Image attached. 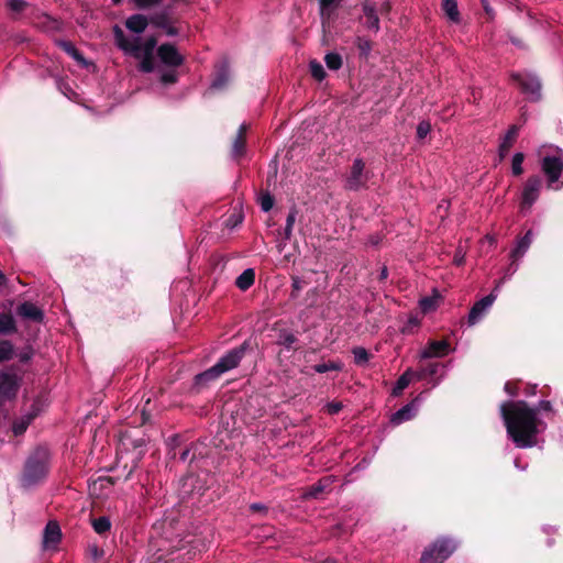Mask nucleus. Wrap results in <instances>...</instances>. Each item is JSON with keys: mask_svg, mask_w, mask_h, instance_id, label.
<instances>
[{"mask_svg": "<svg viewBox=\"0 0 563 563\" xmlns=\"http://www.w3.org/2000/svg\"><path fill=\"white\" fill-rule=\"evenodd\" d=\"M507 434L517 448H532L538 443L541 420L538 410L525 400H510L500 405Z\"/></svg>", "mask_w": 563, "mask_h": 563, "instance_id": "obj_1", "label": "nucleus"}, {"mask_svg": "<svg viewBox=\"0 0 563 563\" xmlns=\"http://www.w3.org/2000/svg\"><path fill=\"white\" fill-rule=\"evenodd\" d=\"M49 468V452L44 446H37L34 451L27 456L22 476H21V485L24 488H29L42 483L47 474Z\"/></svg>", "mask_w": 563, "mask_h": 563, "instance_id": "obj_2", "label": "nucleus"}, {"mask_svg": "<svg viewBox=\"0 0 563 563\" xmlns=\"http://www.w3.org/2000/svg\"><path fill=\"white\" fill-rule=\"evenodd\" d=\"M113 36H114L115 45L121 51H123L125 54H130L131 56H133L134 58L140 60L137 68L141 73L150 74V73L154 71V69H155L154 54L141 52L140 47L136 44L130 45L129 38L125 36L123 30L119 25H115L113 27Z\"/></svg>", "mask_w": 563, "mask_h": 563, "instance_id": "obj_3", "label": "nucleus"}, {"mask_svg": "<svg viewBox=\"0 0 563 563\" xmlns=\"http://www.w3.org/2000/svg\"><path fill=\"white\" fill-rule=\"evenodd\" d=\"M455 550L456 543L452 538L440 537L424 548L420 563H443Z\"/></svg>", "mask_w": 563, "mask_h": 563, "instance_id": "obj_4", "label": "nucleus"}, {"mask_svg": "<svg viewBox=\"0 0 563 563\" xmlns=\"http://www.w3.org/2000/svg\"><path fill=\"white\" fill-rule=\"evenodd\" d=\"M254 350L251 340H245L240 345L227 351L213 365L222 376L223 374L236 368L241 361Z\"/></svg>", "mask_w": 563, "mask_h": 563, "instance_id": "obj_5", "label": "nucleus"}, {"mask_svg": "<svg viewBox=\"0 0 563 563\" xmlns=\"http://www.w3.org/2000/svg\"><path fill=\"white\" fill-rule=\"evenodd\" d=\"M541 170L547 177L548 187L558 183L563 173V151L556 148L555 155H545L541 159Z\"/></svg>", "mask_w": 563, "mask_h": 563, "instance_id": "obj_6", "label": "nucleus"}, {"mask_svg": "<svg viewBox=\"0 0 563 563\" xmlns=\"http://www.w3.org/2000/svg\"><path fill=\"white\" fill-rule=\"evenodd\" d=\"M21 377L16 373L0 369V407L16 398Z\"/></svg>", "mask_w": 563, "mask_h": 563, "instance_id": "obj_7", "label": "nucleus"}, {"mask_svg": "<svg viewBox=\"0 0 563 563\" xmlns=\"http://www.w3.org/2000/svg\"><path fill=\"white\" fill-rule=\"evenodd\" d=\"M369 179V172L365 169V163L362 158H355L351 166L350 173L345 178L344 188L357 191L365 188Z\"/></svg>", "mask_w": 563, "mask_h": 563, "instance_id": "obj_8", "label": "nucleus"}, {"mask_svg": "<svg viewBox=\"0 0 563 563\" xmlns=\"http://www.w3.org/2000/svg\"><path fill=\"white\" fill-rule=\"evenodd\" d=\"M511 79L520 86L523 93L531 96V100L538 101L541 98L542 85L536 75L514 73L511 74Z\"/></svg>", "mask_w": 563, "mask_h": 563, "instance_id": "obj_9", "label": "nucleus"}, {"mask_svg": "<svg viewBox=\"0 0 563 563\" xmlns=\"http://www.w3.org/2000/svg\"><path fill=\"white\" fill-rule=\"evenodd\" d=\"M220 377V373L214 368V366H211L210 368L195 375L188 393L191 396L199 395L209 389Z\"/></svg>", "mask_w": 563, "mask_h": 563, "instance_id": "obj_10", "label": "nucleus"}, {"mask_svg": "<svg viewBox=\"0 0 563 563\" xmlns=\"http://www.w3.org/2000/svg\"><path fill=\"white\" fill-rule=\"evenodd\" d=\"M159 60L167 67L176 68L185 63V58L179 54L176 46L172 43H163L156 49Z\"/></svg>", "mask_w": 563, "mask_h": 563, "instance_id": "obj_11", "label": "nucleus"}, {"mask_svg": "<svg viewBox=\"0 0 563 563\" xmlns=\"http://www.w3.org/2000/svg\"><path fill=\"white\" fill-rule=\"evenodd\" d=\"M541 187L542 179L540 176L533 175L527 179L521 195L522 208H530L538 200Z\"/></svg>", "mask_w": 563, "mask_h": 563, "instance_id": "obj_12", "label": "nucleus"}, {"mask_svg": "<svg viewBox=\"0 0 563 563\" xmlns=\"http://www.w3.org/2000/svg\"><path fill=\"white\" fill-rule=\"evenodd\" d=\"M533 241V231L529 229L522 236L518 238L517 244L515 249L510 252V258L512 260L508 271L515 273L517 271V266L515 263L520 260L526 252L529 250Z\"/></svg>", "mask_w": 563, "mask_h": 563, "instance_id": "obj_13", "label": "nucleus"}, {"mask_svg": "<svg viewBox=\"0 0 563 563\" xmlns=\"http://www.w3.org/2000/svg\"><path fill=\"white\" fill-rule=\"evenodd\" d=\"M273 331L276 332V344L284 346L288 351L296 352L298 350L296 345L299 342L297 335L289 329L282 328L280 321L274 323Z\"/></svg>", "mask_w": 563, "mask_h": 563, "instance_id": "obj_14", "label": "nucleus"}, {"mask_svg": "<svg viewBox=\"0 0 563 563\" xmlns=\"http://www.w3.org/2000/svg\"><path fill=\"white\" fill-rule=\"evenodd\" d=\"M496 295L493 291L481 300L476 301L467 316L468 325L476 324L478 320L484 316L485 311L494 303Z\"/></svg>", "mask_w": 563, "mask_h": 563, "instance_id": "obj_15", "label": "nucleus"}, {"mask_svg": "<svg viewBox=\"0 0 563 563\" xmlns=\"http://www.w3.org/2000/svg\"><path fill=\"white\" fill-rule=\"evenodd\" d=\"M62 531L57 521H48L43 531V549H56L60 542Z\"/></svg>", "mask_w": 563, "mask_h": 563, "instance_id": "obj_16", "label": "nucleus"}, {"mask_svg": "<svg viewBox=\"0 0 563 563\" xmlns=\"http://www.w3.org/2000/svg\"><path fill=\"white\" fill-rule=\"evenodd\" d=\"M249 125L243 123L240 125L238 133L232 142L231 155L234 159H240L246 153V133Z\"/></svg>", "mask_w": 563, "mask_h": 563, "instance_id": "obj_17", "label": "nucleus"}, {"mask_svg": "<svg viewBox=\"0 0 563 563\" xmlns=\"http://www.w3.org/2000/svg\"><path fill=\"white\" fill-rule=\"evenodd\" d=\"M170 440L174 443V446L172 448L173 457H176V455L178 454L179 460L181 462H186V461L192 462L197 457V455H198L197 451L199 448L198 443H191L189 446L183 448V449H180L179 452H177V448L179 446V437L175 435ZM199 455H202V453L199 452Z\"/></svg>", "mask_w": 563, "mask_h": 563, "instance_id": "obj_18", "label": "nucleus"}, {"mask_svg": "<svg viewBox=\"0 0 563 563\" xmlns=\"http://www.w3.org/2000/svg\"><path fill=\"white\" fill-rule=\"evenodd\" d=\"M450 344L448 341H429L421 353L422 358L442 357L449 354Z\"/></svg>", "mask_w": 563, "mask_h": 563, "instance_id": "obj_19", "label": "nucleus"}, {"mask_svg": "<svg viewBox=\"0 0 563 563\" xmlns=\"http://www.w3.org/2000/svg\"><path fill=\"white\" fill-rule=\"evenodd\" d=\"M16 313L23 319L38 323L43 322L44 320V312L30 301H24L19 305L16 308Z\"/></svg>", "mask_w": 563, "mask_h": 563, "instance_id": "obj_20", "label": "nucleus"}, {"mask_svg": "<svg viewBox=\"0 0 563 563\" xmlns=\"http://www.w3.org/2000/svg\"><path fill=\"white\" fill-rule=\"evenodd\" d=\"M173 4L165 5L150 16V22L155 27H165L168 23H176L178 20L173 16Z\"/></svg>", "mask_w": 563, "mask_h": 563, "instance_id": "obj_21", "label": "nucleus"}, {"mask_svg": "<svg viewBox=\"0 0 563 563\" xmlns=\"http://www.w3.org/2000/svg\"><path fill=\"white\" fill-rule=\"evenodd\" d=\"M362 10L364 15L366 16L367 29L377 33L379 31V16L376 3L371 0H365L362 3Z\"/></svg>", "mask_w": 563, "mask_h": 563, "instance_id": "obj_22", "label": "nucleus"}, {"mask_svg": "<svg viewBox=\"0 0 563 563\" xmlns=\"http://www.w3.org/2000/svg\"><path fill=\"white\" fill-rule=\"evenodd\" d=\"M148 24L150 18L140 13L129 16L125 21L126 29L136 34L143 33Z\"/></svg>", "mask_w": 563, "mask_h": 563, "instance_id": "obj_23", "label": "nucleus"}, {"mask_svg": "<svg viewBox=\"0 0 563 563\" xmlns=\"http://www.w3.org/2000/svg\"><path fill=\"white\" fill-rule=\"evenodd\" d=\"M331 481L329 477H323L318 481L316 484L306 488L302 494V498L305 499H317L321 494H323L330 486Z\"/></svg>", "mask_w": 563, "mask_h": 563, "instance_id": "obj_24", "label": "nucleus"}, {"mask_svg": "<svg viewBox=\"0 0 563 563\" xmlns=\"http://www.w3.org/2000/svg\"><path fill=\"white\" fill-rule=\"evenodd\" d=\"M518 133H519V128L517 125H511L508 129L503 142L499 145L500 159H504L506 157V155L509 153L511 146L514 145V143L516 142V140L518 137Z\"/></svg>", "mask_w": 563, "mask_h": 563, "instance_id": "obj_25", "label": "nucleus"}, {"mask_svg": "<svg viewBox=\"0 0 563 563\" xmlns=\"http://www.w3.org/2000/svg\"><path fill=\"white\" fill-rule=\"evenodd\" d=\"M16 332V321L12 312H0V335H10Z\"/></svg>", "mask_w": 563, "mask_h": 563, "instance_id": "obj_26", "label": "nucleus"}, {"mask_svg": "<svg viewBox=\"0 0 563 563\" xmlns=\"http://www.w3.org/2000/svg\"><path fill=\"white\" fill-rule=\"evenodd\" d=\"M415 404L416 400H412L409 404L405 405L399 410H397L395 413H393L390 422L394 424H400L405 421L411 420L415 417Z\"/></svg>", "mask_w": 563, "mask_h": 563, "instance_id": "obj_27", "label": "nucleus"}, {"mask_svg": "<svg viewBox=\"0 0 563 563\" xmlns=\"http://www.w3.org/2000/svg\"><path fill=\"white\" fill-rule=\"evenodd\" d=\"M56 44L60 49L71 56L79 64H87L82 53L70 41L58 40Z\"/></svg>", "mask_w": 563, "mask_h": 563, "instance_id": "obj_28", "label": "nucleus"}, {"mask_svg": "<svg viewBox=\"0 0 563 563\" xmlns=\"http://www.w3.org/2000/svg\"><path fill=\"white\" fill-rule=\"evenodd\" d=\"M417 373H415L411 368H408L405 371L404 374L399 376V378L396 382V385L394 386L391 390V395L395 397H398L402 394L404 389H406L410 382L412 380L413 376H416Z\"/></svg>", "mask_w": 563, "mask_h": 563, "instance_id": "obj_29", "label": "nucleus"}, {"mask_svg": "<svg viewBox=\"0 0 563 563\" xmlns=\"http://www.w3.org/2000/svg\"><path fill=\"white\" fill-rule=\"evenodd\" d=\"M255 283V272L253 268H247L243 271L241 275H239L235 279V286L242 290L246 291L250 289Z\"/></svg>", "mask_w": 563, "mask_h": 563, "instance_id": "obj_30", "label": "nucleus"}, {"mask_svg": "<svg viewBox=\"0 0 563 563\" xmlns=\"http://www.w3.org/2000/svg\"><path fill=\"white\" fill-rule=\"evenodd\" d=\"M230 74L229 66L223 63L217 70L216 76L212 80L211 88L223 89L229 82Z\"/></svg>", "mask_w": 563, "mask_h": 563, "instance_id": "obj_31", "label": "nucleus"}, {"mask_svg": "<svg viewBox=\"0 0 563 563\" xmlns=\"http://www.w3.org/2000/svg\"><path fill=\"white\" fill-rule=\"evenodd\" d=\"M36 417V412H30L22 418L15 420L12 424V431L14 435L19 437L22 435L26 429L29 428L30 423L34 420Z\"/></svg>", "mask_w": 563, "mask_h": 563, "instance_id": "obj_32", "label": "nucleus"}, {"mask_svg": "<svg viewBox=\"0 0 563 563\" xmlns=\"http://www.w3.org/2000/svg\"><path fill=\"white\" fill-rule=\"evenodd\" d=\"M442 10L445 12L450 21L454 23L460 22V12L456 0H442Z\"/></svg>", "mask_w": 563, "mask_h": 563, "instance_id": "obj_33", "label": "nucleus"}, {"mask_svg": "<svg viewBox=\"0 0 563 563\" xmlns=\"http://www.w3.org/2000/svg\"><path fill=\"white\" fill-rule=\"evenodd\" d=\"M129 44L130 45L136 44L140 47L141 52L154 54V51H155V47L157 44V40L155 36H150L146 38V41L144 43H142L140 37H135L133 40H129Z\"/></svg>", "mask_w": 563, "mask_h": 563, "instance_id": "obj_34", "label": "nucleus"}, {"mask_svg": "<svg viewBox=\"0 0 563 563\" xmlns=\"http://www.w3.org/2000/svg\"><path fill=\"white\" fill-rule=\"evenodd\" d=\"M91 526L96 533L103 536L110 531L111 521L108 517L102 516L91 519Z\"/></svg>", "mask_w": 563, "mask_h": 563, "instance_id": "obj_35", "label": "nucleus"}, {"mask_svg": "<svg viewBox=\"0 0 563 563\" xmlns=\"http://www.w3.org/2000/svg\"><path fill=\"white\" fill-rule=\"evenodd\" d=\"M312 368L316 373H320V374L327 373L329 371L340 372L343 368V364L339 361H329V362L316 364L312 366Z\"/></svg>", "mask_w": 563, "mask_h": 563, "instance_id": "obj_36", "label": "nucleus"}, {"mask_svg": "<svg viewBox=\"0 0 563 563\" xmlns=\"http://www.w3.org/2000/svg\"><path fill=\"white\" fill-rule=\"evenodd\" d=\"M352 354L354 356V363L357 366H364L367 364V362L371 358V354L365 347L362 346H355L352 349Z\"/></svg>", "mask_w": 563, "mask_h": 563, "instance_id": "obj_37", "label": "nucleus"}, {"mask_svg": "<svg viewBox=\"0 0 563 563\" xmlns=\"http://www.w3.org/2000/svg\"><path fill=\"white\" fill-rule=\"evenodd\" d=\"M14 355V346L9 340H0V363L10 361Z\"/></svg>", "mask_w": 563, "mask_h": 563, "instance_id": "obj_38", "label": "nucleus"}, {"mask_svg": "<svg viewBox=\"0 0 563 563\" xmlns=\"http://www.w3.org/2000/svg\"><path fill=\"white\" fill-rule=\"evenodd\" d=\"M324 63L330 70H339L343 65V59L339 53L331 52L324 56Z\"/></svg>", "mask_w": 563, "mask_h": 563, "instance_id": "obj_39", "label": "nucleus"}, {"mask_svg": "<svg viewBox=\"0 0 563 563\" xmlns=\"http://www.w3.org/2000/svg\"><path fill=\"white\" fill-rule=\"evenodd\" d=\"M309 71L311 76L318 81H322L327 76L324 67L317 59H311L309 62Z\"/></svg>", "mask_w": 563, "mask_h": 563, "instance_id": "obj_40", "label": "nucleus"}, {"mask_svg": "<svg viewBox=\"0 0 563 563\" xmlns=\"http://www.w3.org/2000/svg\"><path fill=\"white\" fill-rule=\"evenodd\" d=\"M296 217H297V210L295 208L290 209V211L288 212V216L286 218V225H285L284 232H283L285 240H290V238L292 235V228L296 222Z\"/></svg>", "mask_w": 563, "mask_h": 563, "instance_id": "obj_41", "label": "nucleus"}, {"mask_svg": "<svg viewBox=\"0 0 563 563\" xmlns=\"http://www.w3.org/2000/svg\"><path fill=\"white\" fill-rule=\"evenodd\" d=\"M525 161L523 153H516L511 162V170L515 176H520L523 173L522 163Z\"/></svg>", "mask_w": 563, "mask_h": 563, "instance_id": "obj_42", "label": "nucleus"}, {"mask_svg": "<svg viewBox=\"0 0 563 563\" xmlns=\"http://www.w3.org/2000/svg\"><path fill=\"white\" fill-rule=\"evenodd\" d=\"M307 285V282L300 278L299 276H291V291H290V298L297 299L299 296L300 290L303 288V286Z\"/></svg>", "mask_w": 563, "mask_h": 563, "instance_id": "obj_43", "label": "nucleus"}, {"mask_svg": "<svg viewBox=\"0 0 563 563\" xmlns=\"http://www.w3.org/2000/svg\"><path fill=\"white\" fill-rule=\"evenodd\" d=\"M274 197L269 191H262L260 196V205L263 211L268 212L274 207Z\"/></svg>", "mask_w": 563, "mask_h": 563, "instance_id": "obj_44", "label": "nucleus"}, {"mask_svg": "<svg viewBox=\"0 0 563 563\" xmlns=\"http://www.w3.org/2000/svg\"><path fill=\"white\" fill-rule=\"evenodd\" d=\"M335 10H336V8L320 9V19H321V24H322L323 29L330 27V24L334 20V11Z\"/></svg>", "mask_w": 563, "mask_h": 563, "instance_id": "obj_45", "label": "nucleus"}, {"mask_svg": "<svg viewBox=\"0 0 563 563\" xmlns=\"http://www.w3.org/2000/svg\"><path fill=\"white\" fill-rule=\"evenodd\" d=\"M159 81L165 85H175L178 81V71L170 69L161 74Z\"/></svg>", "mask_w": 563, "mask_h": 563, "instance_id": "obj_46", "label": "nucleus"}, {"mask_svg": "<svg viewBox=\"0 0 563 563\" xmlns=\"http://www.w3.org/2000/svg\"><path fill=\"white\" fill-rule=\"evenodd\" d=\"M431 131V123L427 120L419 122L417 126V139L423 140Z\"/></svg>", "mask_w": 563, "mask_h": 563, "instance_id": "obj_47", "label": "nucleus"}, {"mask_svg": "<svg viewBox=\"0 0 563 563\" xmlns=\"http://www.w3.org/2000/svg\"><path fill=\"white\" fill-rule=\"evenodd\" d=\"M135 7L140 10H147L155 8L162 3L163 0H132Z\"/></svg>", "mask_w": 563, "mask_h": 563, "instance_id": "obj_48", "label": "nucleus"}, {"mask_svg": "<svg viewBox=\"0 0 563 563\" xmlns=\"http://www.w3.org/2000/svg\"><path fill=\"white\" fill-rule=\"evenodd\" d=\"M520 380H508L504 386V390L511 397H516L519 391Z\"/></svg>", "mask_w": 563, "mask_h": 563, "instance_id": "obj_49", "label": "nucleus"}, {"mask_svg": "<svg viewBox=\"0 0 563 563\" xmlns=\"http://www.w3.org/2000/svg\"><path fill=\"white\" fill-rule=\"evenodd\" d=\"M435 303H437V298H433V297H423L420 300V307L423 312H428V311L435 309Z\"/></svg>", "mask_w": 563, "mask_h": 563, "instance_id": "obj_50", "label": "nucleus"}, {"mask_svg": "<svg viewBox=\"0 0 563 563\" xmlns=\"http://www.w3.org/2000/svg\"><path fill=\"white\" fill-rule=\"evenodd\" d=\"M46 21H45V27L46 30L48 31H55V32H58L62 30V22L56 20V19H53L51 16H46L45 18Z\"/></svg>", "mask_w": 563, "mask_h": 563, "instance_id": "obj_51", "label": "nucleus"}, {"mask_svg": "<svg viewBox=\"0 0 563 563\" xmlns=\"http://www.w3.org/2000/svg\"><path fill=\"white\" fill-rule=\"evenodd\" d=\"M243 220V216L241 213H232L230 217L225 220V225L229 228H235L238 224H240Z\"/></svg>", "mask_w": 563, "mask_h": 563, "instance_id": "obj_52", "label": "nucleus"}, {"mask_svg": "<svg viewBox=\"0 0 563 563\" xmlns=\"http://www.w3.org/2000/svg\"><path fill=\"white\" fill-rule=\"evenodd\" d=\"M439 364L438 363H430L420 375H416L418 378H421L423 376H433L438 373Z\"/></svg>", "mask_w": 563, "mask_h": 563, "instance_id": "obj_53", "label": "nucleus"}, {"mask_svg": "<svg viewBox=\"0 0 563 563\" xmlns=\"http://www.w3.org/2000/svg\"><path fill=\"white\" fill-rule=\"evenodd\" d=\"M482 7L487 15L488 21H493L496 16L494 9L490 7L488 0H481Z\"/></svg>", "mask_w": 563, "mask_h": 563, "instance_id": "obj_54", "label": "nucleus"}, {"mask_svg": "<svg viewBox=\"0 0 563 563\" xmlns=\"http://www.w3.org/2000/svg\"><path fill=\"white\" fill-rule=\"evenodd\" d=\"M33 356V350L31 347L24 349L22 352L18 354L19 361L21 363H29Z\"/></svg>", "mask_w": 563, "mask_h": 563, "instance_id": "obj_55", "label": "nucleus"}, {"mask_svg": "<svg viewBox=\"0 0 563 563\" xmlns=\"http://www.w3.org/2000/svg\"><path fill=\"white\" fill-rule=\"evenodd\" d=\"M9 7L11 10L21 12L26 7V2L24 0H9Z\"/></svg>", "mask_w": 563, "mask_h": 563, "instance_id": "obj_56", "label": "nucleus"}, {"mask_svg": "<svg viewBox=\"0 0 563 563\" xmlns=\"http://www.w3.org/2000/svg\"><path fill=\"white\" fill-rule=\"evenodd\" d=\"M250 510L252 512H261V514L266 515L268 511V507L261 503H253L250 505Z\"/></svg>", "mask_w": 563, "mask_h": 563, "instance_id": "obj_57", "label": "nucleus"}, {"mask_svg": "<svg viewBox=\"0 0 563 563\" xmlns=\"http://www.w3.org/2000/svg\"><path fill=\"white\" fill-rule=\"evenodd\" d=\"M342 408H343V406L339 401H332V402L328 404V412L330 415L339 413L342 410Z\"/></svg>", "mask_w": 563, "mask_h": 563, "instance_id": "obj_58", "label": "nucleus"}, {"mask_svg": "<svg viewBox=\"0 0 563 563\" xmlns=\"http://www.w3.org/2000/svg\"><path fill=\"white\" fill-rule=\"evenodd\" d=\"M533 409L538 410V413L540 411H552V405L549 400H541L537 407H532Z\"/></svg>", "mask_w": 563, "mask_h": 563, "instance_id": "obj_59", "label": "nucleus"}, {"mask_svg": "<svg viewBox=\"0 0 563 563\" xmlns=\"http://www.w3.org/2000/svg\"><path fill=\"white\" fill-rule=\"evenodd\" d=\"M320 9H331L339 7V0H319Z\"/></svg>", "mask_w": 563, "mask_h": 563, "instance_id": "obj_60", "label": "nucleus"}, {"mask_svg": "<svg viewBox=\"0 0 563 563\" xmlns=\"http://www.w3.org/2000/svg\"><path fill=\"white\" fill-rule=\"evenodd\" d=\"M174 24L175 23H168L167 26L161 29L165 31L166 35L176 36L179 34V30Z\"/></svg>", "mask_w": 563, "mask_h": 563, "instance_id": "obj_61", "label": "nucleus"}, {"mask_svg": "<svg viewBox=\"0 0 563 563\" xmlns=\"http://www.w3.org/2000/svg\"><path fill=\"white\" fill-rule=\"evenodd\" d=\"M391 10V4L389 1H384L379 8H377V12L380 13L382 15H387L389 14Z\"/></svg>", "mask_w": 563, "mask_h": 563, "instance_id": "obj_62", "label": "nucleus"}, {"mask_svg": "<svg viewBox=\"0 0 563 563\" xmlns=\"http://www.w3.org/2000/svg\"><path fill=\"white\" fill-rule=\"evenodd\" d=\"M509 40L510 42L519 47V48H527V45L526 43L522 41V38L518 37V36H515V35H509Z\"/></svg>", "mask_w": 563, "mask_h": 563, "instance_id": "obj_63", "label": "nucleus"}, {"mask_svg": "<svg viewBox=\"0 0 563 563\" xmlns=\"http://www.w3.org/2000/svg\"><path fill=\"white\" fill-rule=\"evenodd\" d=\"M537 393V385H528L525 390H523V394L527 396V397H530V396H534Z\"/></svg>", "mask_w": 563, "mask_h": 563, "instance_id": "obj_64", "label": "nucleus"}]
</instances>
